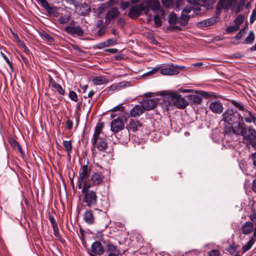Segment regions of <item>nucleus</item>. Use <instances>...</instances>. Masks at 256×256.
<instances>
[{
  "label": "nucleus",
  "instance_id": "nucleus-1",
  "mask_svg": "<svg viewBox=\"0 0 256 256\" xmlns=\"http://www.w3.org/2000/svg\"><path fill=\"white\" fill-rule=\"evenodd\" d=\"M224 122V132L226 134L230 136L234 132H238V128L240 127L243 117L237 112L236 110L228 108L222 114Z\"/></svg>",
  "mask_w": 256,
  "mask_h": 256
},
{
  "label": "nucleus",
  "instance_id": "nucleus-2",
  "mask_svg": "<svg viewBox=\"0 0 256 256\" xmlns=\"http://www.w3.org/2000/svg\"><path fill=\"white\" fill-rule=\"evenodd\" d=\"M90 188V184L86 182L82 186V192L84 194L83 202L88 207L92 208L96 205L98 196L94 191L89 190Z\"/></svg>",
  "mask_w": 256,
  "mask_h": 256
},
{
  "label": "nucleus",
  "instance_id": "nucleus-3",
  "mask_svg": "<svg viewBox=\"0 0 256 256\" xmlns=\"http://www.w3.org/2000/svg\"><path fill=\"white\" fill-rule=\"evenodd\" d=\"M92 170V168L89 166V162L88 161L86 164L82 166L79 170L78 179V186L79 189L82 188L84 186L85 182H87V178L90 176Z\"/></svg>",
  "mask_w": 256,
  "mask_h": 256
},
{
  "label": "nucleus",
  "instance_id": "nucleus-4",
  "mask_svg": "<svg viewBox=\"0 0 256 256\" xmlns=\"http://www.w3.org/2000/svg\"><path fill=\"white\" fill-rule=\"evenodd\" d=\"M77 22L74 20L64 28V31L72 36H82L84 34V30L80 25L76 24Z\"/></svg>",
  "mask_w": 256,
  "mask_h": 256
},
{
  "label": "nucleus",
  "instance_id": "nucleus-5",
  "mask_svg": "<svg viewBox=\"0 0 256 256\" xmlns=\"http://www.w3.org/2000/svg\"><path fill=\"white\" fill-rule=\"evenodd\" d=\"M237 2V0H220L218 4L222 8L226 10L230 8L232 11L238 13L240 12V8Z\"/></svg>",
  "mask_w": 256,
  "mask_h": 256
},
{
  "label": "nucleus",
  "instance_id": "nucleus-6",
  "mask_svg": "<svg viewBox=\"0 0 256 256\" xmlns=\"http://www.w3.org/2000/svg\"><path fill=\"white\" fill-rule=\"evenodd\" d=\"M238 131V132H234V134L242 135L248 142L256 136L255 130L250 128H246L241 125Z\"/></svg>",
  "mask_w": 256,
  "mask_h": 256
},
{
  "label": "nucleus",
  "instance_id": "nucleus-7",
  "mask_svg": "<svg viewBox=\"0 0 256 256\" xmlns=\"http://www.w3.org/2000/svg\"><path fill=\"white\" fill-rule=\"evenodd\" d=\"M102 172H95L92 173L90 176V182L88 181L86 183L90 184V188L93 186H98L103 182L104 176L102 174ZM86 182H85V184Z\"/></svg>",
  "mask_w": 256,
  "mask_h": 256
},
{
  "label": "nucleus",
  "instance_id": "nucleus-8",
  "mask_svg": "<svg viewBox=\"0 0 256 256\" xmlns=\"http://www.w3.org/2000/svg\"><path fill=\"white\" fill-rule=\"evenodd\" d=\"M58 14H56L57 16H55L56 17H58V22L60 24H64L68 23L70 19L71 18L72 15L70 12H66L64 10V12L60 13L59 10H60L58 8H57Z\"/></svg>",
  "mask_w": 256,
  "mask_h": 256
},
{
  "label": "nucleus",
  "instance_id": "nucleus-9",
  "mask_svg": "<svg viewBox=\"0 0 256 256\" xmlns=\"http://www.w3.org/2000/svg\"><path fill=\"white\" fill-rule=\"evenodd\" d=\"M142 12V4H138L131 6L128 13V16L132 18H135L140 16Z\"/></svg>",
  "mask_w": 256,
  "mask_h": 256
},
{
  "label": "nucleus",
  "instance_id": "nucleus-10",
  "mask_svg": "<svg viewBox=\"0 0 256 256\" xmlns=\"http://www.w3.org/2000/svg\"><path fill=\"white\" fill-rule=\"evenodd\" d=\"M92 145L96 148L99 151L106 152L108 148V142L106 138H99Z\"/></svg>",
  "mask_w": 256,
  "mask_h": 256
},
{
  "label": "nucleus",
  "instance_id": "nucleus-11",
  "mask_svg": "<svg viewBox=\"0 0 256 256\" xmlns=\"http://www.w3.org/2000/svg\"><path fill=\"white\" fill-rule=\"evenodd\" d=\"M38 1L50 16H57L58 10L56 7L50 6L46 0H38Z\"/></svg>",
  "mask_w": 256,
  "mask_h": 256
},
{
  "label": "nucleus",
  "instance_id": "nucleus-12",
  "mask_svg": "<svg viewBox=\"0 0 256 256\" xmlns=\"http://www.w3.org/2000/svg\"><path fill=\"white\" fill-rule=\"evenodd\" d=\"M141 105L144 108V111H148L156 107L157 105L156 100V99L144 100L141 102Z\"/></svg>",
  "mask_w": 256,
  "mask_h": 256
},
{
  "label": "nucleus",
  "instance_id": "nucleus-13",
  "mask_svg": "<svg viewBox=\"0 0 256 256\" xmlns=\"http://www.w3.org/2000/svg\"><path fill=\"white\" fill-rule=\"evenodd\" d=\"M124 126V123L122 119L116 118L111 122V130L116 133L123 129Z\"/></svg>",
  "mask_w": 256,
  "mask_h": 256
},
{
  "label": "nucleus",
  "instance_id": "nucleus-14",
  "mask_svg": "<svg viewBox=\"0 0 256 256\" xmlns=\"http://www.w3.org/2000/svg\"><path fill=\"white\" fill-rule=\"evenodd\" d=\"M104 252V248L100 242L96 241L92 244L90 253L102 255Z\"/></svg>",
  "mask_w": 256,
  "mask_h": 256
},
{
  "label": "nucleus",
  "instance_id": "nucleus-15",
  "mask_svg": "<svg viewBox=\"0 0 256 256\" xmlns=\"http://www.w3.org/2000/svg\"><path fill=\"white\" fill-rule=\"evenodd\" d=\"M144 112V108L142 105H136L130 112V116L133 118L140 116Z\"/></svg>",
  "mask_w": 256,
  "mask_h": 256
},
{
  "label": "nucleus",
  "instance_id": "nucleus-16",
  "mask_svg": "<svg viewBox=\"0 0 256 256\" xmlns=\"http://www.w3.org/2000/svg\"><path fill=\"white\" fill-rule=\"evenodd\" d=\"M209 108L214 113L220 114L223 110V106L218 101L214 102L210 104Z\"/></svg>",
  "mask_w": 256,
  "mask_h": 256
},
{
  "label": "nucleus",
  "instance_id": "nucleus-17",
  "mask_svg": "<svg viewBox=\"0 0 256 256\" xmlns=\"http://www.w3.org/2000/svg\"><path fill=\"white\" fill-rule=\"evenodd\" d=\"M104 128V123H98L95 127L94 132L93 134L92 142L95 143L96 140L99 138L100 134H101Z\"/></svg>",
  "mask_w": 256,
  "mask_h": 256
},
{
  "label": "nucleus",
  "instance_id": "nucleus-18",
  "mask_svg": "<svg viewBox=\"0 0 256 256\" xmlns=\"http://www.w3.org/2000/svg\"><path fill=\"white\" fill-rule=\"evenodd\" d=\"M241 230L243 234H250L254 231V224L250 222H247L242 225Z\"/></svg>",
  "mask_w": 256,
  "mask_h": 256
},
{
  "label": "nucleus",
  "instance_id": "nucleus-19",
  "mask_svg": "<svg viewBox=\"0 0 256 256\" xmlns=\"http://www.w3.org/2000/svg\"><path fill=\"white\" fill-rule=\"evenodd\" d=\"M172 103L175 106L179 108H184L188 104V102L181 96L178 98L174 100Z\"/></svg>",
  "mask_w": 256,
  "mask_h": 256
},
{
  "label": "nucleus",
  "instance_id": "nucleus-20",
  "mask_svg": "<svg viewBox=\"0 0 256 256\" xmlns=\"http://www.w3.org/2000/svg\"><path fill=\"white\" fill-rule=\"evenodd\" d=\"M102 241L103 243L106 244V250L108 253L109 254H119L120 250L118 249L117 246H114L110 242H106L105 240H102Z\"/></svg>",
  "mask_w": 256,
  "mask_h": 256
},
{
  "label": "nucleus",
  "instance_id": "nucleus-21",
  "mask_svg": "<svg viewBox=\"0 0 256 256\" xmlns=\"http://www.w3.org/2000/svg\"><path fill=\"white\" fill-rule=\"evenodd\" d=\"M84 222L89 224H93L94 222V218L91 210H86L84 214Z\"/></svg>",
  "mask_w": 256,
  "mask_h": 256
},
{
  "label": "nucleus",
  "instance_id": "nucleus-22",
  "mask_svg": "<svg viewBox=\"0 0 256 256\" xmlns=\"http://www.w3.org/2000/svg\"><path fill=\"white\" fill-rule=\"evenodd\" d=\"M188 98L192 104H200L202 101V96L198 94H190L188 96Z\"/></svg>",
  "mask_w": 256,
  "mask_h": 256
},
{
  "label": "nucleus",
  "instance_id": "nucleus-23",
  "mask_svg": "<svg viewBox=\"0 0 256 256\" xmlns=\"http://www.w3.org/2000/svg\"><path fill=\"white\" fill-rule=\"evenodd\" d=\"M160 72L163 75L172 76L179 74L178 70L170 67L163 68L160 70Z\"/></svg>",
  "mask_w": 256,
  "mask_h": 256
},
{
  "label": "nucleus",
  "instance_id": "nucleus-24",
  "mask_svg": "<svg viewBox=\"0 0 256 256\" xmlns=\"http://www.w3.org/2000/svg\"><path fill=\"white\" fill-rule=\"evenodd\" d=\"M49 83L52 86V88H54L55 90H57L60 94H64V90L62 88V86L60 84H57L52 78H50Z\"/></svg>",
  "mask_w": 256,
  "mask_h": 256
},
{
  "label": "nucleus",
  "instance_id": "nucleus-25",
  "mask_svg": "<svg viewBox=\"0 0 256 256\" xmlns=\"http://www.w3.org/2000/svg\"><path fill=\"white\" fill-rule=\"evenodd\" d=\"M147 4L154 12L158 11L160 8V4L158 0H149Z\"/></svg>",
  "mask_w": 256,
  "mask_h": 256
},
{
  "label": "nucleus",
  "instance_id": "nucleus-26",
  "mask_svg": "<svg viewBox=\"0 0 256 256\" xmlns=\"http://www.w3.org/2000/svg\"><path fill=\"white\" fill-rule=\"evenodd\" d=\"M92 82L95 85H102L108 82V80L104 76H99L94 78Z\"/></svg>",
  "mask_w": 256,
  "mask_h": 256
},
{
  "label": "nucleus",
  "instance_id": "nucleus-27",
  "mask_svg": "<svg viewBox=\"0 0 256 256\" xmlns=\"http://www.w3.org/2000/svg\"><path fill=\"white\" fill-rule=\"evenodd\" d=\"M128 126L130 129L133 132L138 130V128L142 126L138 120L134 119H130Z\"/></svg>",
  "mask_w": 256,
  "mask_h": 256
},
{
  "label": "nucleus",
  "instance_id": "nucleus-28",
  "mask_svg": "<svg viewBox=\"0 0 256 256\" xmlns=\"http://www.w3.org/2000/svg\"><path fill=\"white\" fill-rule=\"evenodd\" d=\"M80 8V14L82 16H86L90 12V6L86 3L81 4Z\"/></svg>",
  "mask_w": 256,
  "mask_h": 256
},
{
  "label": "nucleus",
  "instance_id": "nucleus-29",
  "mask_svg": "<svg viewBox=\"0 0 256 256\" xmlns=\"http://www.w3.org/2000/svg\"><path fill=\"white\" fill-rule=\"evenodd\" d=\"M120 12L118 8H112L108 11L106 15H107L108 17L114 19L117 18Z\"/></svg>",
  "mask_w": 256,
  "mask_h": 256
},
{
  "label": "nucleus",
  "instance_id": "nucleus-30",
  "mask_svg": "<svg viewBox=\"0 0 256 256\" xmlns=\"http://www.w3.org/2000/svg\"><path fill=\"white\" fill-rule=\"evenodd\" d=\"M190 16L182 13L179 19L178 23L181 26H186L188 22Z\"/></svg>",
  "mask_w": 256,
  "mask_h": 256
},
{
  "label": "nucleus",
  "instance_id": "nucleus-31",
  "mask_svg": "<svg viewBox=\"0 0 256 256\" xmlns=\"http://www.w3.org/2000/svg\"><path fill=\"white\" fill-rule=\"evenodd\" d=\"M63 145L67 152L68 156L70 157V154L72 150V146L71 142L70 140H64L63 142Z\"/></svg>",
  "mask_w": 256,
  "mask_h": 256
},
{
  "label": "nucleus",
  "instance_id": "nucleus-32",
  "mask_svg": "<svg viewBox=\"0 0 256 256\" xmlns=\"http://www.w3.org/2000/svg\"><path fill=\"white\" fill-rule=\"evenodd\" d=\"M254 237H252L249 241L247 242L246 244L242 246V249L244 253L246 252L251 248L254 243Z\"/></svg>",
  "mask_w": 256,
  "mask_h": 256
},
{
  "label": "nucleus",
  "instance_id": "nucleus-33",
  "mask_svg": "<svg viewBox=\"0 0 256 256\" xmlns=\"http://www.w3.org/2000/svg\"><path fill=\"white\" fill-rule=\"evenodd\" d=\"M125 86V84L124 82L114 84L108 88V91H114L116 90H119L120 88H124Z\"/></svg>",
  "mask_w": 256,
  "mask_h": 256
},
{
  "label": "nucleus",
  "instance_id": "nucleus-34",
  "mask_svg": "<svg viewBox=\"0 0 256 256\" xmlns=\"http://www.w3.org/2000/svg\"><path fill=\"white\" fill-rule=\"evenodd\" d=\"M245 112L248 114V116H246V114H244V120L246 122L250 123L252 122H255L256 120V117L253 115V114L248 110H246Z\"/></svg>",
  "mask_w": 256,
  "mask_h": 256
},
{
  "label": "nucleus",
  "instance_id": "nucleus-35",
  "mask_svg": "<svg viewBox=\"0 0 256 256\" xmlns=\"http://www.w3.org/2000/svg\"><path fill=\"white\" fill-rule=\"evenodd\" d=\"M254 40V34L253 31L251 30L249 32L248 36L244 40V43L246 44H252Z\"/></svg>",
  "mask_w": 256,
  "mask_h": 256
},
{
  "label": "nucleus",
  "instance_id": "nucleus-36",
  "mask_svg": "<svg viewBox=\"0 0 256 256\" xmlns=\"http://www.w3.org/2000/svg\"><path fill=\"white\" fill-rule=\"evenodd\" d=\"M244 19V15L242 14H238L234 19V22L236 26L240 27V25L243 23Z\"/></svg>",
  "mask_w": 256,
  "mask_h": 256
},
{
  "label": "nucleus",
  "instance_id": "nucleus-37",
  "mask_svg": "<svg viewBox=\"0 0 256 256\" xmlns=\"http://www.w3.org/2000/svg\"><path fill=\"white\" fill-rule=\"evenodd\" d=\"M240 28L238 26H230L227 27L226 29V34H232L238 31Z\"/></svg>",
  "mask_w": 256,
  "mask_h": 256
},
{
  "label": "nucleus",
  "instance_id": "nucleus-38",
  "mask_svg": "<svg viewBox=\"0 0 256 256\" xmlns=\"http://www.w3.org/2000/svg\"><path fill=\"white\" fill-rule=\"evenodd\" d=\"M178 22V17L176 14L172 13L169 16L168 22L171 24H174Z\"/></svg>",
  "mask_w": 256,
  "mask_h": 256
},
{
  "label": "nucleus",
  "instance_id": "nucleus-39",
  "mask_svg": "<svg viewBox=\"0 0 256 256\" xmlns=\"http://www.w3.org/2000/svg\"><path fill=\"white\" fill-rule=\"evenodd\" d=\"M231 103L232 105H234L236 108H238L240 110L245 112L246 110V109L244 108L242 104L238 102H237L234 100H232Z\"/></svg>",
  "mask_w": 256,
  "mask_h": 256
},
{
  "label": "nucleus",
  "instance_id": "nucleus-40",
  "mask_svg": "<svg viewBox=\"0 0 256 256\" xmlns=\"http://www.w3.org/2000/svg\"><path fill=\"white\" fill-rule=\"evenodd\" d=\"M214 20L212 18H209L202 21L200 22L202 26H209L212 25L214 23Z\"/></svg>",
  "mask_w": 256,
  "mask_h": 256
},
{
  "label": "nucleus",
  "instance_id": "nucleus-41",
  "mask_svg": "<svg viewBox=\"0 0 256 256\" xmlns=\"http://www.w3.org/2000/svg\"><path fill=\"white\" fill-rule=\"evenodd\" d=\"M79 0H62L63 2L67 5L76 6L78 5Z\"/></svg>",
  "mask_w": 256,
  "mask_h": 256
},
{
  "label": "nucleus",
  "instance_id": "nucleus-42",
  "mask_svg": "<svg viewBox=\"0 0 256 256\" xmlns=\"http://www.w3.org/2000/svg\"><path fill=\"white\" fill-rule=\"evenodd\" d=\"M68 96L74 102H76L78 101V98L77 94L74 91H70L68 94Z\"/></svg>",
  "mask_w": 256,
  "mask_h": 256
},
{
  "label": "nucleus",
  "instance_id": "nucleus-43",
  "mask_svg": "<svg viewBox=\"0 0 256 256\" xmlns=\"http://www.w3.org/2000/svg\"><path fill=\"white\" fill-rule=\"evenodd\" d=\"M154 22L156 27H160L162 25L160 18L158 15L154 16Z\"/></svg>",
  "mask_w": 256,
  "mask_h": 256
},
{
  "label": "nucleus",
  "instance_id": "nucleus-44",
  "mask_svg": "<svg viewBox=\"0 0 256 256\" xmlns=\"http://www.w3.org/2000/svg\"><path fill=\"white\" fill-rule=\"evenodd\" d=\"M0 55L3 58L6 60V62L10 68L12 70L13 66H12V62H10V60L8 59V58L4 53H2V52H0Z\"/></svg>",
  "mask_w": 256,
  "mask_h": 256
},
{
  "label": "nucleus",
  "instance_id": "nucleus-45",
  "mask_svg": "<svg viewBox=\"0 0 256 256\" xmlns=\"http://www.w3.org/2000/svg\"><path fill=\"white\" fill-rule=\"evenodd\" d=\"M256 19V8L252 10V13L250 18V23L252 24Z\"/></svg>",
  "mask_w": 256,
  "mask_h": 256
},
{
  "label": "nucleus",
  "instance_id": "nucleus-46",
  "mask_svg": "<svg viewBox=\"0 0 256 256\" xmlns=\"http://www.w3.org/2000/svg\"><path fill=\"white\" fill-rule=\"evenodd\" d=\"M43 38L47 40L48 42H52L54 41V39L52 38L48 34L44 33L42 35Z\"/></svg>",
  "mask_w": 256,
  "mask_h": 256
},
{
  "label": "nucleus",
  "instance_id": "nucleus-47",
  "mask_svg": "<svg viewBox=\"0 0 256 256\" xmlns=\"http://www.w3.org/2000/svg\"><path fill=\"white\" fill-rule=\"evenodd\" d=\"M48 218H49L50 222V224H52V227L58 226L57 223H56L54 217L52 216V214H49Z\"/></svg>",
  "mask_w": 256,
  "mask_h": 256
},
{
  "label": "nucleus",
  "instance_id": "nucleus-48",
  "mask_svg": "<svg viewBox=\"0 0 256 256\" xmlns=\"http://www.w3.org/2000/svg\"><path fill=\"white\" fill-rule=\"evenodd\" d=\"M116 44V40L112 39H109L107 40V42H104V44H104L106 46H112Z\"/></svg>",
  "mask_w": 256,
  "mask_h": 256
},
{
  "label": "nucleus",
  "instance_id": "nucleus-49",
  "mask_svg": "<svg viewBox=\"0 0 256 256\" xmlns=\"http://www.w3.org/2000/svg\"><path fill=\"white\" fill-rule=\"evenodd\" d=\"M220 252L219 250H212L208 253V256H220Z\"/></svg>",
  "mask_w": 256,
  "mask_h": 256
},
{
  "label": "nucleus",
  "instance_id": "nucleus-50",
  "mask_svg": "<svg viewBox=\"0 0 256 256\" xmlns=\"http://www.w3.org/2000/svg\"><path fill=\"white\" fill-rule=\"evenodd\" d=\"M73 126V122L70 118H68L66 122V126L68 130H72Z\"/></svg>",
  "mask_w": 256,
  "mask_h": 256
},
{
  "label": "nucleus",
  "instance_id": "nucleus-51",
  "mask_svg": "<svg viewBox=\"0 0 256 256\" xmlns=\"http://www.w3.org/2000/svg\"><path fill=\"white\" fill-rule=\"evenodd\" d=\"M163 106H166L165 110H168L169 107L171 106V102L168 100H164L162 103Z\"/></svg>",
  "mask_w": 256,
  "mask_h": 256
},
{
  "label": "nucleus",
  "instance_id": "nucleus-52",
  "mask_svg": "<svg viewBox=\"0 0 256 256\" xmlns=\"http://www.w3.org/2000/svg\"><path fill=\"white\" fill-rule=\"evenodd\" d=\"M248 144H251L256 150V136L248 141Z\"/></svg>",
  "mask_w": 256,
  "mask_h": 256
},
{
  "label": "nucleus",
  "instance_id": "nucleus-53",
  "mask_svg": "<svg viewBox=\"0 0 256 256\" xmlns=\"http://www.w3.org/2000/svg\"><path fill=\"white\" fill-rule=\"evenodd\" d=\"M54 230V235L58 238H60V234L58 226H53Z\"/></svg>",
  "mask_w": 256,
  "mask_h": 256
},
{
  "label": "nucleus",
  "instance_id": "nucleus-54",
  "mask_svg": "<svg viewBox=\"0 0 256 256\" xmlns=\"http://www.w3.org/2000/svg\"><path fill=\"white\" fill-rule=\"evenodd\" d=\"M162 4L166 6V8H170L172 4V0H162Z\"/></svg>",
  "mask_w": 256,
  "mask_h": 256
},
{
  "label": "nucleus",
  "instance_id": "nucleus-55",
  "mask_svg": "<svg viewBox=\"0 0 256 256\" xmlns=\"http://www.w3.org/2000/svg\"><path fill=\"white\" fill-rule=\"evenodd\" d=\"M124 106H122V105L120 104V105H118V106H115L114 108L112 110L114 112H116V111L122 112L124 110Z\"/></svg>",
  "mask_w": 256,
  "mask_h": 256
},
{
  "label": "nucleus",
  "instance_id": "nucleus-56",
  "mask_svg": "<svg viewBox=\"0 0 256 256\" xmlns=\"http://www.w3.org/2000/svg\"><path fill=\"white\" fill-rule=\"evenodd\" d=\"M192 10V8L190 6H187L184 8L182 13L187 14H188L191 12Z\"/></svg>",
  "mask_w": 256,
  "mask_h": 256
},
{
  "label": "nucleus",
  "instance_id": "nucleus-57",
  "mask_svg": "<svg viewBox=\"0 0 256 256\" xmlns=\"http://www.w3.org/2000/svg\"><path fill=\"white\" fill-rule=\"evenodd\" d=\"M129 6V2H122L120 5V8L122 10H124L126 8H127Z\"/></svg>",
  "mask_w": 256,
  "mask_h": 256
},
{
  "label": "nucleus",
  "instance_id": "nucleus-58",
  "mask_svg": "<svg viewBox=\"0 0 256 256\" xmlns=\"http://www.w3.org/2000/svg\"><path fill=\"white\" fill-rule=\"evenodd\" d=\"M243 30H240L237 34L234 37V38L236 40H240L242 38V32Z\"/></svg>",
  "mask_w": 256,
  "mask_h": 256
},
{
  "label": "nucleus",
  "instance_id": "nucleus-59",
  "mask_svg": "<svg viewBox=\"0 0 256 256\" xmlns=\"http://www.w3.org/2000/svg\"><path fill=\"white\" fill-rule=\"evenodd\" d=\"M181 96L180 94H176V93H172L170 94V97L172 98L173 99L172 100V102L176 100L177 98H179V96Z\"/></svg>",
  "mask_w": 256,
  "mask_h": 256
},
{
  "label": "nucleus",
  "instance_id": "nucleus-60",
  "mask_svg": "<svg viewBox=\"0 0 256 256\" xmlns=\"http://www.w3.org/2000/svg\"><path fill=\"white\" fill-rule=\"evenodd\" d=\"M250 158L252 160V164L256 167V152L252 154L250 156Z\"/></svg>",
  "mask_w": 256,
  "mask_h": 256
},
{
  "label": "nucleus",
  "instance_id": "nucleus-61",
  "mask_svg": "<svg viewBox=\"0 0 256 256\" xmlns=\"http://www.w3.org/2000/svg\"><path fill=\"white\" fill-rule=\"evenodd\" d=\"M142 11H144V14L147 15L148 14L150 10L148 8L144 6L143 4H142Z\"/></svg>",
  "mask_w": 256,
  "mask_h": 256
},
{
  "label": "nucleus",
  "instance_id": "nucleus-62",
  "mask_svg": "<svg viewBox=\"0 0 256 256\" xmlns=\"http://www.w3.org/2000/svg\"><path fill=\"white\" fill-rule=\"evenodd\" d=\"M20 56L21 58L22 59V61L24 62V64L26 66H28L29 65V61H28V59L26 58H25L22 54L20 55Z\"/></svg>",
  "mask_w": 256,
  "mask_h": 256
},
{
  "label": "nucleus",
  "instance_id": "nucleus-63",
  "mask_svg": "<svg viewBox=\"0 0 256 256\" xmlns=\"http://www.w3.org/2000/svg\"><path fill=\"white\" fill-rule=\"evenodd\" d=\"M172 31H180L182 30V28L178 26H172L170 28Z\"/></svg>",
  "mask_w": 256,
  "mask_h": 256
},
{
  "label": "nucleus",
  "instance_id": "nucleus-64",
  "mask_svg": "<svg viewBox=\"0 0 256 256\" xmlns=\"http://www.w3.org/2000/svg\"><path fill=\"white\" fill-rule=\"evenodd\" d=\"M251 220L254 224H256V213H254L250 216Z\"/></svg>",
  "mask_w": 256,
  "mask_h": 256
}]
</instances>
